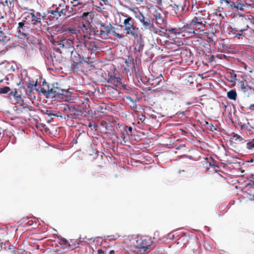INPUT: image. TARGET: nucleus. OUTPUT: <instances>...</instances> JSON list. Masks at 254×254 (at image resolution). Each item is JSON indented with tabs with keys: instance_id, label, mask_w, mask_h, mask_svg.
Here are the masks:
<instances>
[{
	"instance_id": "nucleus-1",
	"label": "nucleus",
	"mask_w": 254,
	"mask_h": 254,
	"mask_svg": "<svg viewBox=\"0 0 254 254\" xmlns=\"http://www.w3.org/2000/svg\"><path fill=\"white\" fill-rule=\"evenodd\" d=\"M126 243L134 249V251L139 254L147 253L152 244L150 238L138 236H128L125 239Z\"/></svg>"
},
{
	"instance_id": "nucleus-2",
	"label": "nucleus",
	"mask_w": 254,
	"mask_h": 254,
	"mask_svg": "<svg viewBox=\"0 0 254 254\" xmlns=\"http://www.w3.org/2000/svg\"><path fill=\"white\" fill-rule=\"evenodd\" d=\"M58 83L53 84V88L47 90L43 89V91L48 97L51 98H61L63 100L68 101L70 99V93L67 90L61 89L57 86Z\"/></svg>"
},
{
	"instance_id": "nucleus-3",
	"label": "nucleus",
	"mask_w": 254,
	"mask_h": 254,
	"mask_svg": "<svg viewBox=\"0 0 254 254\" xmlns=\"http://www.w3.org/2000/svg\"><path fill=\"white\" fill-rule=\"evenodd\" d=\"M53 9L49 12L50 16L58 19L59 17L65 16L67 14V7L68 6L64 0H60L58 4L52 5Z\"/></svg>"
},
{
	"instance_id": "nucleus-4",
	"label": "nucleus",
	"mask_w": 254,
	"mask_h": 254,
	"mask_svg": "<svg viewBox=\"0 0 254 254\" xmlns=\"http://www.w3.org/2000/svg\"><path fill=\"white\" fill-rule=\"evenodd\" d=\"M226 6L235 10H244L248 7L247 3L243 0H228L225 3Z\"/></svg>"
},
{
	"instance_id": "nucleus-5",
	"label": "nucleus",
	"mask_w": 254,
	"mask_h": 254,
	"mask_svg": "<svg viewBox=\"0 0 254 254\" xmlns=\"http://www.w3.org/2000/svg\"><path fill=\"white\" fill-rule=\"evenodd\" d=\"M135 17L140 21L145 29H150L152 24L150 19L145 17L141 12H137L135 14Z\"/></svg>"
},
{
	"instance_id": "nucleus-6",
	"label": "nucleus",
	"mask_w": 254,
	"mask_h": 254,
	"mask_svg": "<svg viewBox=\"0 0 254 254\" xmlns=\"http://www.w3.org/2000/svg\"><path fill=\"white\" fill-rule=\"evenodd\" d=\"M21 94L19 93L16 89L10 90L8 94V98L12 104H19L21 101Z\"/></svg>"
},
{
	"instance_id": "nucleus-7",
	"label": "nucleus",
	"mask_w": 254,
	"mask_h": 254,
	"mask_svg": "<svg viewBox=\"0 0 254 254\" xmlns=\"http://www.w3.org/2000/svg\"><path fill=\"white\" fill-rule=\"evenodd\" d=\"M26 18V19H29V22L33 25H41L42 15L40 13L37 12L36 14L31 13L29 14Z\"/></svg>"
},
{
	"instance_id": "nucleus-8",
	"label": "nucleus",
	"mask_w": 254,
	"mask_h": 254,
	"mask_svg": "<svg viewBox=\"0 0 254 254\" xmlns=\"http://www.w3.org/2000/svg\"><path fill=\"white\" fill-rule=\"evenodd\" d=\"M124 31L126 34L130 35L134 38H138L139 37V29L136 26L128 28Z\"/></svg>"
},
{
	"instance_id": "nucleus-9",
	"label": "nucleus",
	"mask_w": 254,
	"mask_h": 254,
	"mask_svg": "<svg viewBox=\"0 0 254 254\" xmlns=\"http://www.w3.org/2000/svg\"><path fill=\"white\" fill-rule=\"evenodd\" d=\"M70 2L73 6H79V8L90 6L88 0H70Z\"/></svg>"
},
{
	"instance_id": "nucleus-10",
	"label": "nucleus",
	"mask_w": 254,
	"mask_h": 254,
	"mask_svg": "<svg viewBox=\"0 0 254 254\" xmlns=\"http://www.w3.org/2000/svg\"><path fill=\"white\" fill-rule=\"evenodd\" d=\"M195 24L191 21L190 23H187L185 26V30L190 34L195 33L196 31Z\"/></svg>"
},
{
	"instance_id": "nucleus-11",
	"label": "nucleus",
	"mask_w": 254,
	"mask_h": 254,
	"mask_svg": "<svg viewBox=\"0 0 254 254\" xmlns=\"http://www.w3.org/2000/svg\"><path fill=\"white\" fill-rule=\"evenodd\" d=\"M81 18L82 20L85 21L87 24H90L93 18V14L92 12H84Z\"/></svg>"
},
{
	"instance_id": "nucleus-12",
	"label": "nucleus",
	"mask_w": 254,
	"mask_h": 254,
	"mask_svg": "<svg viewBox=\"0 0 254 254\" xmlns=\"http://www.w3.org/2000/svg\"><path fill=\"white\" fill-rule=\"evenodd\" d=\"M108 82L117 87L121 83V79L119 77L110 76L108 78Z\"/></svg>"
},
{
	"instance_id": "nucleus-13",
	"label": "nucleus",
	"mask_w": 254,
	"mask_h": 254,
	"mask_svg": "<svg viewBox=\"0 0 254 254\" xmlns=\"http://www.w3.org/2000/svg\"><path fill=\"white\" fill-rule=\"evenodd\" d=\"M160 11V9H156L153 13L157 23H161L163 21V17Z\"/></svg>"
},
{
	"instance_id": "nucleus-14",
	"label": "nucleus",
	"mask_w": 254,
	"mask_h": 254,
	"mask_svg": "<svg viewBox=\"0 0 254 254\" xmlns=\"http://www.w3.org/2000/svg\"><path fill=\"white\" fill-rule=\"evenodd\" d=\"M124 29L126 30L128 28H131L134 25V20L132 17H128L127 19H125L123 22Z\"/></svg>"
},
{
	"instance_id": "nucleus-15",
	"label": "nucleus",
	"mask_w": 254,
	"mask_h": 254,
	"mask_svg": "<svg viewBox=\"0 0 254 254\" xmlns=\"http://www.w3.org/2000/svg\"><path fill=\"white\" fill-rule=\"evenodd\" d=\"M66 34L69 36L74 38H77L78 31L75 28H67L66 30Z\"/></svg>"
},
{
	"instance_id": "nucleus-16",
	"label": "nucleus",
	"mask_w": 254,
	"mask_h": 254,
	"mask_svg": "<svg viewBox=\"0 0 254 254\" xmlns=\"http://www.w3.org/2000/svg\"><path fill=\"white\" fill-rule=\"evenodd\" d=\"M240 87L241 89V90L244 92H246L247 91L248 89H251V87L248 86L246 82L245 81H241L239 83Z\"/></svg>"
},
{
	"instance_id": "nucleus-17",
	"label": "nucleus",
	"mask_w": 254,
	"mask_h": 254,
	"mask_svg": "<svg viewBox=\"0 0 254 254\" xmlns=\"http://www.w3.org/2000/svg\"><path fill=\"white\" fill-rule=\"evenodd\" d=\"M227 97L229 99L236 100L237 98V93L235 90H231L227 93Z\"/></svg>"
},
{
	"instance_id": "nucleus-18",
	"label": "nucleus",
	"mask_w": 254,
	"mask_h": 254,
	"mask_svg": "<svg viewBox=\"0 0 254 254\" xmlns=\"http://www.w3.org/2000/svg\"><path fill=\"white\" fill-rule=\"evenodd\" d=\"M194 24H201L205 22L204 19L201 17H195L192 20Z\"/></svg>"
},
{
	"instance_id": "nucleus-19",
	"label": "nucleus",
	"mask_w": 254,
	"mask_h": 254,
	"mask_svg": "<svg viewBox=\"0 0 254 254\" xmlns=\"http://www.w3.org/2000/svg\"><path fill=\"white\" fill-rule=\"evenodd\" d=\"M90 24H82L80 28L83 33H88V29L90 28Z\"/></svg>"
},
{
	"instance_id": "nucleus-20",
	"label": "nucleus",
	"mask_w": 254,
	"mask_h": 254,
	"mask_svg": "<svg viewBox=\"0 0 254 254\" xmlns=\"http://www.w3.org/2000/svg\"><path fill=\"white\" fill-rule=\"evenodd\" d=\"M10 88L8 86H4L2 88H0V94H5L6 93H9L10 92Z\"/></svg>"
},
{
	"instance_id": "nucleus-21",
	"label": "nucleus",
	"mask_w": 254,
	"mask_h": 254,
	"mask_svg": "<svg viewBox=\"0 0 254 254\" xmlns=\"http://www.w3.org/2000/svg\"><path fill=\"white\" fill-rule=\"evenodd\" d=\"M96 35L100 36L102 38H105L106 37L108 36V35L107 34V32L102 30H97L96 32Z\"/></svg>"
},
{
	"instance_id": "nucleus-22",
	"label": "nucleus",
	"mask_w": 254,
	"mask_h": 254,
	"mask_svg": "<svg viewBox=\"0 0 254 254\" xmlns=\"http://www.w3.org/2000/svg\"><path fill=\"white\" fill-rule=\"evenodd\" d=\"M114 27L112 26L111 24H109L108 25H106L105 27V31L107 32V34L108 35L110 33H112L113 31L114 30Z\"/></svg>"
},
{
	"instance_id": "nucleus-23",
	"label": "nucleus",
	"mask_w": 254,
	"mask_h": 254,
	"mask_svg": "<svg viewBox=\"0 0 254 254\" xmlns=\"http://www.w3.org/2000/svg\"><path fill=\"white\" fill-rule=\"evenodd\" d=\"M170 7L172 8L173 10H174V13L175 14H177L178 12L179 11V9L181 8H182L181 6H179L178 5H176L175 4H170Z\"/></svg>"
},
{
	"instance_id": "nucleus-24",
	"label": "nucleus",
	"mask_w": 254,
	"mask_h": 254,
	"mask_svg": "<svg viewBox=\"0 0 254 254\" xmlns=\"http://www.w3.org/2000/svg\"><path fill=\"white\" fill-rule=\"evenodd\" d=\"M101 2H102L104 3V4H106L108 1V0H99ZM88 3L89 4V5H93V0H88ZM100 4L102 5V4L101 3Z\"/></svg>"
},
{
	"instance_id": "nucleus-25",
	"label": "nucleus",
	"mask_w": 254,
	"mask_h": 254,
	"mask_svg": "<svg viewBox=\"0 0 254 254\" xmlns=\"http://www.w3.org/2000/svg\"><path fill=\"white\" fill-rule=\"evenodd\" d=\"M127 99L130 101V102L132 103H133V106L132 107L133 108H136V105H135V101L130 97L129 96H127Z\"/></svg>"
},
{
	"instance_id": "nucleus-26",
	"label": "nucleus",
	"mask_w": 254,
	"mask_h": 254,
	"mask_svg": "<svg viewBox=\"0 0 254 254\" xmlns=\"http://www.w3.org/2000/svg\"><path fill=\"white\" fill-rule=\"evenodd\" d=\"M247 147L249 149H252V148H254V142H249L247 144Z\"/></svg>"
},
{
	"instance_id": "nucleus-27",
	"label": "nucleus",
	"mask_w": 254,
	"mask_h": 254,
	"mask_svg": "<svg viewBox=\"0 0 254 254\" xmlns=\"http://www.w3.org/2000/svg\"><path fill=\"white\" fill-rule=\"evenodd\" d=\"M67 108L71 112H74L75 109V107L72 105H66V107H64V110H66Z\"/></svg>"
},
{
	"instance_id": "nucleus-28",
	"label": "nucleus",
	"mask_w": 254,
	"mask_h": 254,
	"mask_svg": "<svg viewBox=\"0 0 254 254\" xmlns=\"http://www.w3.org/2000/svg\"><path fill=\"white\" fill-rule=\"evenodd\" d=\"M152 2L157 4L159 6H160L162 4V0H151Z\"/></svg>"
},
{
	"instance_id": "nucleus-29",
	"label": "nucleus",
	"mask_w": 254,
	"mask_h": 254,
	"mask_svg": "<svg viewBox=\"0 0 254 254\" xmlns=\"http://www.w3.org/2000/svg\"><path fill=\"white\" fill-rule=\"evenodd\" d=\"M106 110V108L105 107H102V106H99L97 108V111L99 112L102 113H105V111Z\"/></svg>"
},
{
	"instance_id": "nucleus-30",
	"label": "nucleus",
	"mask_w": 254,
	"mask_h": 254,
	"mask_svg": "<svg viewBox=\"0 0 254 254\" xmlns=\"http://www.w3.org/2000/svg\"><path fill=\"white\" fill-rule=\"evenodd\" d=\"M234 137H235V139L236 140H239V141H243L244 140V139L242 137H241V136L236 134L234 135Z\"/></svg>"
},
{
	"instance_id": "nucleus-31",
	"label": "nucleus",
	"mask_w": 254,
	"mask_h": 254,
	"mask_svg": "<svg viewBox=\"0 0 254 254\" xmlns=\"http://www.w3.org/2000/svg\"><path fill=\"white\" fill-rule=\"evenodd\" d=\"M4 33L0 30V42H3L4 40Z\"/></svg>"
},
{
	"instance_id": "nucleus-32",
	"label": "nucleus",
	"mask_w": 254,
	"mask_h": 254,
	"mask_svg": "<svg viewBox=\"0 0 254 254\" xmlns=\"http://www.w3.org/2000/svg\"><path fill=\"white\" fill-rule=\"evenodd\" d=\"M14 254H27L26 252L25 251H21L19 250H15L14 251Z\"/></svg>"
},
{
	"instance_id": "nucleus-33",
	"label": "nucleus",
	"mask_w": 254,
	"mask_h": 254,
	"mask_svg": "<svg viewBox=\"0 0 254 254\" xmlns=\"http://www.w3.org/2000/svg\"><path fill=\"white\" fill-rule=\"evenodd\" d=\"M112 34L116 37L119 38H123V36L120 34L119 33H116L114 30L113 31Z\"/></svg>"
},
{
	"instance_id": "nucleus-34",
	"label": "nucleus",
	"mask_w": 254,
	"mask_h": 254,
	"mask_svg": "<svg viewBox=\"0 0 254 254\" xmlns=\"http://www.w3.org/2000/svg\"><path fill=\"white\" fill-rule=\"evenodd\" d=\"M204 25H203V23L201 24H196L195 25V27H196V31L197 30V29H201L203 28V27H204Z\"/></svg>"
},
{
	"instance_id": "nucleus-35",
	"label": "nucleus",
	"mask_w": 254,
	"mask_h": 254,
	"mask_svg": "<svg viewBox=\"0 0 254 254\" xmlns=\"http://www.w3.org/2000/svg\"><path fill=\"white\" fill-rule=\"evenodd\" d=\"M18 32L21 33V35L23 36L24 37H27V35L26 33L24 32L23 29H18Z\"/></svg>"
},
{
	"instance_id": "nucleus-36",
	"label": "nucleus",
	"mask_w": 254,
	"mask_h": 254,
	"mask_svg": "<svg viewBox=\"0 0 254 254\" xmlns=\"http://www.w3.org/2000/svg\"><path fill=\"white\" fill-rule=\"evenodd\" d=\"M20 104L21 106L23 108H27V106H27V105L26 103H25L24 102L23 100H22V99H21V102L20 103Z\"/></svg>"
},
{
	"instance_id": "nucleus-37",
	"label": "nucleus",
	"mask_w": 254,
	"mask_h": 254,
	"mask_svg": "<svg viewBox=\"0 0 254 254\" xmlns=\"http://www.w3.org/2000/svg\"><path fill=\"white\" fill-rule=\"evenodd\" d=\"M230 73L231 74V78L233 79H235L236 78V74L234 72V71H230Z\"/></svg>"
},
{
	"instance_id": "nucleus-38",
	"label": "nucleus",
	"mask_w": 254,
	"mask_h": 254,
	"mask_svg": "<svg viewBox=\"0 0 254 254\" xmlns=\"http://www.w3.org/2000/svg\"><path fill=\"white\" fill-rule=\"evenodd\" d=\"M24 26V24L23 23V22H19L18 23V29H23V27Z\"/></svg>"
},
{
	"instance_id": "nucleus-39",
	"label": "nucleus",
	"mask_w": 254,
	"mask_h": 254,
	"mask_svg": "<svg viewBox=\"0 0 254 254\" xmlns=\"http://www.w3.org/2000/svg\"><path fill=\"white\" fill-rule=\"evenodd\" d=\"M210 166L213 167L214 168H215L216 167H218V166L216 165H215L213 162H210L209 163Z\"/></svg>"
},
{
	"instance_id": "nucleus-40",
	"label": "nucleus",
	"mask_w": 254,
	"mask_h": 254,
	"mask_svg": "<svg viewBox=\"0 0 254 254\" xmlns=\"http://www.w3.org/2000/svg\"><path fill=\"white\" fill-rule=\"evenodd\" d=\"M145 119V117L144 115H142L140 117H139V120L141 122H143L144 121Z\"/></svg>"
},
{
	"instance_id": "nucleus-41",
	"label": "nucleus",
	"mask_w": 254,
	"mask_h": 254,
	"mask_svg": "<svg viewBox=\"0 0 254 254\" xmlns=\"http://www.w3.org/2000/svg\"><path fill=\"white\" fill-rule=\"evenodd\" d=\"M122 15L123 16L126 17V19H127L128 17H131L130 16H128L127 14L124 13H122Z\"/></svg>"
},
{
	"instance_id": "nucleus-42",
	"label": "nucleus",
	"mask_w": 254,
	"mask_h": 254,
	"mask_svg": "<svg viewBox=\"0 0 254 254\" xmlns=\"http://www.w3.org/2000/svg\"><path fill=\"white\" fill-rule=\"evenodd\" d=\"M62 241L64 245H67L68 244V241L65 239H63Z\"/></svg>"
},
{
	"instance_id": "nucleus-43",
	"label": "nucleus",
	"mask_w": 254,
	"mask_h": 254,
	"mask_svg": "<svg viewBox=\"0 0 254 254\" xmlns=\"http://www.w3.org/2000/svg\"><path fill=\"white\" fill-rule=\"evenodd\" d=\"M98 254H104V252L102 249H98L97 251Z\"/></svg>"
},
{
	"instance_id": "nucleus-44",
	"label": "nucleus",
	"mask_w": 254,
	"mask_h": 254,
	"mask_svg": "<svg viewBox=\"0 0 254 254\" xmlns=\"http://www.w3.org/2000/svg\"><path fill=\"white\" fill-rule=\"evenodd\" d=\"M249 109L254 110V104H252L249 107Z\"/></svg>"
},
{
	"instance_id": "nucleus-45",
	"label": "nucleus",
	"mask_w": 254,
	"mask_h": 254,
	"mask_svg": "<svg viewBox=\"0 0 254 254\" xmlns=\"http://www.w3.org/2000/svg\"><path fill=\"white\" fill-rule=\"evenodd\" d=\"M220 0V2L221 3V4H223V3H225L228 0Z\"/></svg>"
},
{
	"instance_id": "nucleus-46",
	"label": "nucleus",
	"mask_w": 254,
	"mask_h": 254,
	"mask_svg": "<svg viewBox=\"0 0 254 254\" xmlns=\"http://www.w3.org/2000/svg\"><path fill=\"white\" fill-rule=\"evenodd\" d=\"M83 42L85 47L87 48V45L88 43V42L85 41H83Z\"/></svg>"
},
{
	"instance_id": "nucleus-47",
	"label": "nucleus",
	"mask_w": 254,
	"mask_h": 254,
	"mask_svg": "<svg viewBox=\"0 0 254 254\" xmlns=\"http://www.w3.org/2000/svg\"><path fill=\"white\" fill-rule=\"evenodd\" d=\"M132 130V127H127V131H128L130 132H131Z\"/></svg>"
},
{
	"instance_id": "nucleus-48",
	"label": "nucleus",
	"mask_w": 254,
	"mask_h": 254,
	"mask_svg": "<svg viewBox=\"0 0 254 254\" xmlns=\"http://www.w3.org/2000/svg\"><path fill=\"white\" fill-rule=\"evenodd\" d=\"M3 4L4 5H7V6H8V1L7 0H5Z\"/></svg>"
},
{
	"instance_id": "nucleus-49",
	"label": "nucleus",
	"mask_w": 254,
	"mask_h": 254,
	"mask_svg": "<svg viewBox=\"0 0 254 254\" xmlns=\"http://www.w3.org/2000/svg\"><path fill=\"white\" fill-rule=\"evenodd\" d=\"M99 24H100V25L101 27H104V28H105V27H106V25L104 23H99Z\"/></svg>"
},
{
	"instance_id": "nucleus-50",
	"label": "nucleus",
	"mask_w": 254,
	"mask_h": 254,
	"mask_svg": "<svg viewBox=\"0 0 254 254\" xmlns=\"http://www.w3.org/2000/svg\"><path fill=\"white\" fill-rule=\"evenodd\" d=\"M143 47V45L141 44V43L140 44L138 49V50L139 51L140 49H141Z\"/></svg>"
},
{
	"instance_id": "nucleus-51",
	"label": "nucleus",
	"mask_w": 254,
	"mask_h": 254,
	"mask_svg": "<svg viewBox=\"0 0 254 254\" xmlns=\"http://www.w3.org/2000/svg\"><path fill=\"white\" fill-rule=\"evenodd\" d=\"M114 253V251L112 250L110 252L109 254H113Z\"/></svg>"
},
{
	"instance_id": "nucleus-52",
	"label": "nucleus",
	"mask_w": 254,
	"mask_h": 254,
	"mask_svg": "<svg viewBox=\"0 0 254 254\" xmlns=\"http://www.w3.org/2000/svg\"><path fill=\"white\" fill-rule=\"evenodd\" d=\"M160 81H161V79H160L159 80L156 81V84H159V83H160Z\"/></svg>"
},
{
	"instance_id": "nucleus-53",
	"label": "nucleus",
	"mask_w": 254,
	"mask_h": 254,
	"mask_svg": "<svg viewBox=\"0 0 254 254\" xmlns=\"http://www.w3.org/2000/svg\"><path fill=\"white\" fill-rule=\"evenodd\" d=\"M238 35L239 36H242V33H241V34H238Z\"/></svg>"
},
{
	"instance_id": "nucleus-54",
	"label": "nucleus",
	"mask_w": 254,
	"mask_h": 254,
	"mask_svg": "<svg viewBox=\"0 0 254 254\" xmlns=\"http://www.w3.org/2000/svg\"><path fill=\"white\" fill-rule=\"evenodd\" d=\"M190 102H188L187 104L190 105Z\"/></svg>"
},
{
	"instance_id": "nucleus-55",
	"label": "nucleus",
	"mask_w": 254,
	"mask_h": 254,
	"mask_svg": "<svg viewBox=\"0 0 254 254\" xmlns=\"http://www.w3.org/2000/svg\"><path fill=\"white\" fill-rule=\"evenodd\" d=\"M251 1L254 2V0H251Z\"/></svg>"
}]
</instances>
